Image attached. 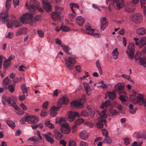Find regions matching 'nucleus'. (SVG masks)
Masks as SVG:
<instances>
[{
  "mask_svg": "<svg viewBox=\"0 0 146 146\" xmlns=\"http://www.w3.org/2000/svg\"><path fill=\"white\" fill-rule=\"evenodd\" d=\"M77 58L76 55H72L65 60L66 67L69 70H72L74 68V64H76V59Z\"/></svg>",
  "mask_w": 146,
  "mask_h": 146,
  "instance_id": "obj_1",
  "label": "nucleus"
},
{
  "mask_svg": "<svg viewBox=\"0 0 146 146\" xmlns=\"http://www.w3.org/2000/svg\"><path fill=\"white\" fill-rule=\"evenodd\" d=\"M135 45L133 43H129L127 47L126 53L128 57L131 59H132L134 56Z\"/></svg>",
  "mask_w": 146,
  "mask_h": 146,
  "instance_id": "obj_2",
  "label": "nucleus"
},
{
  "mask_svg": "<svg viewBox=\"0 0 146 146\" xmlns=\"http://www.w3.org/2000/svg\"><path fill=\"white\" fill-rule=\"evenodd\" d=\"M106 110H102L100 113V120L98 121L97 123V127L100 128H102L103 127V123L106 125V120L104 118L106 117Z\"/></svg>",
  "mask_w": 146,
  "mask_h": 146,
  "instance_id": "obj_3",
  "label": "nucleus"
},
{
  "mask_svg": "<svg viewBox=\"0 0 146 146\" xmlns=\"http://www.w3.org/2000/svg\"><path fill=\"white\" fill-rule=\"evenodd\" d=\"M131 20L134 23L139 24L142 21V16L140 13H137L131 15L130 16Z\"/></svg>",
  "mask_w": 146,
  "mask_h": 146,
  "instance_id": "obj_4",
  "label": "nucleus"
},
{
  "mask_svg": "<svg viewBox=\"0 0 146 146\" xmlns=\"http://www.w3.org/2000/svg\"><path fill=\"white\" fill-rule=\"evenodd\" d=\"M33 18L32 15L31 14L26 13L23 14L20 17L21 22L22 24H26Z\"/></svg>",
  "mask_w": 146,
  "mask_h": 146,
  "instance_id": "obj_5",
  "label": "nucleus"
},
{
  "mask_svg": "<svg viewBox=\"0 0 146 146\" xmlns=\"http://www.w3.org/2000/svg\"><path fill=\"white\" fill-rule=\"evenodd\" d=\"M115 90L117 92L119 95L121 93H123L124 94H126V92L124 90L125 86L121 83H117L114 86Z\"/></svg>",
  "mask_w": 146,
  "mask_h": 146,
  "instance_id": "obj_6",
  "label": "nucleus"
},
{
  "mask_svg": "<svg viewBox=\"0 0 146 146\" xmlns=\"http://www.w3.org/2000/svg\"><path fill=\"white\" fill-rule=\"evenodd\" d=\"M39 119L36 116H29L25 118V122L30 124H36L38 121Z\"/></svg>",
  "mask_w": 146,
  "mask_h": 146,
  "instance_id": "obj_7",
  "label": "nucleus"
},
{
  "mask_svg": "<svg viewBox=\"0 0 146 146\" xmlns=\"http://www.w3.org/2000/svg\"><path fill=\"white\" fill-rule=\"evenodd\" d=\"M30 2L29 6L28 5L27 3H26L25 6L27 9H29L32 12H33L34 10V8L35 6H36V5H39V3L36 0H30Z\"/></svg>",
  "mask_w": 146,
  "mask_h": 146,
  "instance_id": "obj_8",
  "label": "nucleus"
},
{
  "mask_svg": "<svg viewBox=\"0 0 146 146\" xmlns=\"http://www.w3.org/2000/svg\"><path fill=\"white\" fill-rule=\"evenodd\" d=\"M85 28L88 31V32H86V33L88 34H90L94 35L96 37H99L100 35L97 33L94 32V29H91V27L89 24L87 23L85 25Z\"/></svg>",
  "mask_w": 146,
  "mask_h": 146,
  "instance_id": "obj_9",
  "label": "nucleus"
},
{
  "mask_svg": "<svg viewBox=\"0 0 146 146\" xmlns=\"http://www.w3.org/2000/svg\"><path fill=\"white\" fill-rule=\"evenodd\" d=\"M42 136L45 138L46 141L50 144H52L54 142V140L52 138V134L50 132H47L45 134H43Z\"/></svg>",
  "mask_w": 146,
  "mask_h": 146,
  "instance_id": "obj_10",
  "label": "nucleus"
},
{
  "mask_svg": "<svg viewBox=\"0 0 146 146\" xmlns=\"http://www.w3.org/2000/svg\"><path fill=\"white\" fill-rule=\"evenodd\" d=\"M101 27H100V30L101 31H104V29H105L107 26L108 24V22L105 17H103L101 18L100 19Z\"/></svg>",
  "mask_w": 146,
  "mask_h": 146,
  "instance_id": "obj_11",
  "label": "nucleus"
},
{
  "mask_svg": "<svg viewBox=\"0 0 146 146\" xmlns=\"http://www.w3.org/2000/svg\"><path fill=\"white\" fill-rule=\"evenodd\" d=\"M60 108V105H57V107L53 106L50 110V114L52 117H54L58 113V110Z\"/></svg>",
  "mask_w": 146,
  "mask_h": 146,
  "instance_id": "obj_12",
  "label": "nucleus"
},
{
  "mask_svg": "<svg viewBox=\"0 0 146 146\" xmlns=\"http://www.w3.org/2000/svg\"><path fill=\"white\" fill-rule=\"evenodd\" d=\"M60 131L62 133L64 134H67L70 132V129L67 124H63L61 127Z\"/></svg>",
  "mask_w": 146,
  "mask_h": 146,
  "instance_id": "obj_13",
  "label": "nucleus"
},
{
  "mask_svg": "<svg viewBox=\"0 0 146 146\" xmlns=\"http://www.w3.org/2000/svg\"><path fill=\"white\" fill-rule=\"evenodd\" d=\"M70 104L71 106H74L76 108H80L81 106L83 107V104L81 102V100L72 101Z\"/></svg>",
  "mask_w": 146,
  "mask_h": 146,
  "instance_id": "obj_14",
  "label": "nucleus"
},
{
  "mask_svg": "<svg viewBox=\"0 0 146 146\" xmlns=\"http://www.w3.org/2000/svg\"><path fill=\"white\" fill-rule=\"evenodd\" d=\"M8 16V11H4L2 12L0 14V19L3 23H5L6 19Z\"/></svg>",
  "mask_w": 146,
  "mask_h": 146,
  "instance_id": "obj_15",
  "label": "nucleus"
},
{
  "mask_svg": "<svg viewBox=\"0 0 146 146\" xmlns=\"http://www.w3.org/2000/svg\"><path fill=\"white\" fill-rule=\"evenodd\" d=\"M135 6L131 3L127 4L125 7V11L129 13L133 12L135 10Z\"/></svg>",
  "mask_w": 146,
  "mask_h": 146,
  "instance_id": "obj_16",
  "label": "nucleus"
},
{
  "mask_svg": "<svg viewBox=\"0 0 146 146\" xmlns=\"http://www.w3.org/2000/svg\"><path fill=\"white\" fill-rule=\"evenodd\" d=\"M43 6L45 11L47 12H50L52 11V7L51 4L49 2H43Z\"/></svg>",
  "mask_w": 146,
  "mask_h": 146,
  "instance_id": "obj_17",
  "label": "nucleus"
},
{
  "mask_svg": "<svg viewBox=\"0 0 146 146\" xmlns=\"http://www.w3.org/2000/svg\"><path fill=\"white\" fill-rule=\"evenodd\" d=\"M69 102V100L67 97H63L61 98L58 100L57 103V105H59L60 106V107L62 104H68Z\"/></svg>",
  "mask_w": 146,
  "mask_h": 146,
  "instance_id": "obj_18",
  "label": "nucleus"
},
{
  "mask_svg": "<svg viewBox=\"0 0 146 146\" xmlns=\"http://www.w3.org/2000/svg\"><path fill=\"white\" fill-rule=\"evenodd\" d=\"M89 133L86 130H83L80 133L79 137L83 140H85L88 138Z\"/></svg>",
  "mask_w": 146,
  "mask_h": 146,
  "instance_id": "obj_19",
  "label": "nucleus"
},
{
  "mask_svg": "<svg viewBox=\"0 0 146 146\" xmlns=\"http://www.w3.org/2000/svg\"><path fill=\"white\" fill-rule=\"evenodd\" d=\"M84 86L86 93L88 96L90 95L92 93V90L89 84L86 82H84Z\"/></svg>",
  "mask_w": 146,
  "mask_h": 146,
  "instance_id": "obj_20",
  "label": "nucleus"
},
{
  "mask_svg": "<svg viewBox=\"0 0 146 146\" xmlns=\"http://www.w3.org/2000/svg\"><path fill=\"white\" fill-rule=\"evenodd\" d=\"M76 21L78 25L80 26H82L85 23L84 19L81 16L77 17L76 19Z\"/></svg>",
  "mask_w": 146,
  "mask_h": 146,
  "instance_id": "obj_21",
  "label": "nucleus"
},
{
  "mask_svg": "<svg viewBox=\"0 0 146 146\" xmlns=\"http://www.w3.org/2000/svg\"><path fill=\"white\" fill-rule=\"evenodd\" d=\"M136 33L137 35H143L145 34L146 31L145 28L141 27L138 28L137 29Z\"/></svg>",
  "mask_w": 146,
  "mask_h": 146,
  "instance_id": "obj_22",
  "label": "nucleus"
},
{
  "mask_svg": "<svg viewBox=\"0 0 146 146\" xmlns=\"http://www.w3.org/2000/svg\"><path fill=\"white\" fill-rule=\"evenodd\" d=\"M61 15L54 11L51 13V15L52 19L53 21H56L60 18Z\"/></svg>",
  "mask_w": 146,
  "mask_h": 146,
  "instance_id": "obj_23",
  "label": "nucleus"
},
{
  "mask_svg": "<svg viewBox=\"0 0 146 146\" xmlns=\"http://www.w3.org/2000/svg\"><path fill=\"white\" fill-rule=\"evenodd\" d=\"M53 133L55 138L56 139L59 140L62 138V135L56 129H55L54 130Z\"/></svg>",
  "mask_w": 146,
  "mask_h": 146,
  "instance_id": "obj_24",
  "label": "nucleus"
},
{
  "mask_svg": "<svg viewBox=\"0 0 146 146\" xmlns=\"http://www.w3.org/2000/svg\"><path fill=\"white\" fill-rule=\"evenodd\" d=\"M55 121L56 123H59L61 126L63 124H66L65 123V119L64 118L57 117L56 118Z\"/></svg>",
  "mask_w": 146,
  "mask_h": 146,
  "instance_id": "obj_25",
  "label": "nucleus"
},
{
  "mask_svg": "<svg viewBox=\"0 0 146 146\" xmlns=\"http://www.w3.org/2000/svg\"><path fill=\"white\" fill-rule=\"evenodd\" d=\"M143 96L141 94H139L137 96L136 103H138L140 105L143 104V102L144 100Z\"/></svg>",
  "mask_w": 146,
  "mask_h": 146,
  "instance_id": "obj_26",
  "label": "nucleus"
},
{
  "mask_svg": "<svg viewBox=\"0 0 146 146\" xmlns=\"http://www.w3.org/2000/svg\"><path fill=\"white\" fill-rule=\"evenodd\" d=\"M146 44V36L142 37L139 42V47L141 48Z\"/></svg>",
  "mask_w": 146,
  "mask_h": 146,
  "instance_id": "obj_27",
  "label": "nucleus"
},
{
  "mask_svg": "<svg viewBox=\"0 0 146 146\" xmlns=\"http://www.w3.org/2000/svg\"><path fill=\"white\" fill-rule=\"evenodd\" d=\"M136 93L134 92L133 93L131 94L130 96V100L132 103H136V100L137 96H136Z\"/></svg>",
  "mask_w": 146,
  "mask_h": 146,
  "instance_id": "obj_28",
  "label": "nucleus"
},
{
  "mask_svg": "<svg viewBox=\"0 0 146 146\" xmlns=\"http://www.w3.org/2000/svg\"><path fill=\"white\" fill-rule=\"evenodd\" d=\"M17 98L15 96H12L8 98V103L9 104H11V102H13V104H15L17 102Z\"/></svg>",
  "mask_w": 146,
  "mask_h": 146,
  "instance_id": "obj_29",
  "label": "nucleus"
},
{
  "mask_svg": "<svg viewBox=\"0 0 146 146\" xmlns=\"http://www.w3.org/2000/svg\"><path fill=\"white\" fill-rule=\"evenodd\" d=\"M21 90L23 92V95L24 96H28V90L27 88H29L26 87L25 84H23L21 86Z\"/></svg>",
  "mask_w": 146,
  "mask_h": 146,
  "instance_id": "obj_30",
  "label": "nucleus"
},
{
  "mask_svg": "<svg viewBox=\"0 0 146 146\" xmlns=\"http://www.w3.org/2000/svg\"><path fill=\"white\" fill-rule=\"evenodd\" d=\"M119 1L120 0H119ZM121 2V3H120L119 1H116V8L117 10H119L121 9L122 7L123 6L124 2V0H120Z\"/></svg>",
  "mask_w": 146,
  "mask_h": 146,
  "instance_id": "obj_31",
  "label": "nucleus"
},
{
  "mask_svg": "<svg viewBox=\"0 0 146 146\" xmlns=\"http://www.w3.org/2000/svg\"><path fill=\"white\" fill-rule=\"evenodd\" d=\"M74 112L70 111L68 115V119L70 121H72L75 119Z\"/></svg>",
  "mask_w": 146,
  "mask_h": 146,
  "instance_id": "obj_32",
  "label": "nucleus"
},
{
  "mask_svg": "<svg viewBox=\"0 0 146 146\" xmlns=\"http://www.w3.org/2000/svg\"><path fill=\"white\" fill-rule=\"evenodd\" d=\"M112 57L114 59H116L117 58L118 52L117 50V49L115 48L113 51L111 53Z\"/></svg>",
  "mask_w": 146,
  "mask_h": 146,
  "instance_id": "obj_33",
  "label": "nucleus"
},
{
  "mask_svg": "<svg viewBox=\"0 0 146 146\" xmlns=\"http://www.w3.org/2000/svg\"><path fill=\"white\" fill-rule=\"evenodd\" d=\"M125 95L126 94H124L123 93H121L120 95H119V99L121 101L123 104L124 102L126 101L127 98V97Z\"/></svg>",
  "mask_w": 146,
  "mask_h": 146,
  "instance_id": "obj_34",
  "label": "nucleus"
},
{
  "mask_svg": "<svg viewBox=\"0 0 146 146\" xmlns=\"http://www.w3.org/2000/svg\"><path fill=\"white\" fill-rule=\"evenodd\" d=\"M96 66L98 70L100 75H102L103 73L102 69L100 66V62L99 60H97L96 62Z\"/></svg>",
  "mask_w": 146,
  "mask_h": 146,
  "instance_id": "obj_35",
  "label": "nucleus"
},
{
  "mask_svg": "<svg viewBox=\"0 0 146 146\" xmlns=\"http://www.w3.org/2000/svg\"><path fill=\"white\" fill-rule=\"evenodd\" d=\"M84 120L83 119L81 118H79L76 120L75 122V124L73 125V128L74 129L76 127V126L78 125L83 122Z\"/></svg>",
  "mask_w": 146,
  "mask_h": 146,
  "instance_id": "obj_36",
  "label": "nucleus"
},
{
  "mask_svg": "<svg viewBox=\"0 0 146 146\" xmlns=\"http://www.w3.org/2000/svg\"><path fill=\"white\" fill-rule=\"evenodd\" d=\"M28 29L27 28H23V29H20L17 32V35H21L22 33H25L26 32H27Z\"/></svg>",
  "mask_w": 146,
  "mask_h": 146,
  "instance_id": "obj_37",
  "label": "nucleus"
},
{
  "mask_svg": "<svg viewBox=\"0 0 146 146\" xmlns=\"http://www.w3.org/2000/svg\"><path fill=\"white\" fill-rule=\"evenodd\" d=\"M15 84L13 85L12 84H9L8 86V88L6 86V88H8L9 91L11 93L14 92L15 90Z\"/></svg>",
  "mask_w": 146,
  "mask_h": 146,
  "instance_id": "obj_38",
  "label": "nucleus"
},
{
  "mask_svg": "<svg viewBox=\"0 0 146 146\" xmlns=\"http://www.w3.org/2000/svg\"><path fill=\"white\" fill-rule=\"evenodd\" d=\"M61 46L65 52L67 53L68 54H71V52H69L70 49L68 46L64 44L61 45Z\"/></svg>",
  "mask_w": 146,
  "mask_h": 146,
  "instance_id": "obj_39",
  "label": "nucleus"
},
{
  "mask_svg": "<svg viewBox=\"0 0 146 146\" xmlns=\"http://www.w3.org/2000/svg\"><path fill=\"white\" fill-rule=\"evenodd\" d=\"M108 94L109 98L112 100H114L116 97L115 94L112 92H109Z\"/></svg>",
  "mask_w": 146,
  "mask_h": 146,
  "instance_id": "obj_40",
  "label": "nucleus"
},
{
  "mask_svg": "<svg viewBox=\"0 0 146 146\" xmlns=\"http://www.w3.org/2000/svg\"><path fill=\"white\" fill-rule=\"evenodd\" d=\"M11 1L12 0H6L5 3L6 11H8L10 9L11 3Z\"/></svg>",
  "mask_w": 146,
  "mask_h": 146,
  "instance_id": "obj_41",
  "label": "nucleus"
},
{
  "mask_svg": "<svg viewBox=\"0 0 146 146\" xmlns=\"http://www.w3.org/2000/svg\"><path fill=\"white\" fill-rule=\"evenodd\" d=\"M106 138L103 141L104 143L111 144L112 143L111 139L108 136L105 137Z\"/></svg>",
  "mask_w": 146,
  "mask_h": 146,
  "instance_id": "obj_42",
  "label": "nucleus"
},
{
  "mask_svg": "<svg viewBox=\"0 0 146 146\" xmlns=\"http://www.w3.org/2000/svg\"><path fill=\"white\" fill-rule=\"evenodd\" d=\"M11 83V80L9 79L8 77H6L3 80V83L5 86L9 85Z\"/></svg>",
  "mask_w": 146,
  "mask_h": 146,
  "instance_id": "obj_43",
  "label": "nucleus"
},
{
  "mask_svg": "<svg viewBox=\"0 0 146 146\" xmlns=\"http://www.w3.org/2000/svg\"><path fill=\"white\" fill-rule=\"evenodd\" d=\"M7 125L12 128H13L15 126V123L14 122L10 120H8L7 122Z\"/></svg>",
  "mask_w": 146,
  "mask_h": 146,
  "instance_id": "obj_44",
  "label": "nucleus"
},
{
  "mask_svg": "<svg viewBox=\"0 0 146 146\" xmlns=\"http://www.w3.org/2000/svg\"><path fill=\"white\" fill-rule=\"evenodd\" d=\"M141 57V53L138 51H137L135 54V61H137L138 59H139V60L140 61V59H141V58H140Z\"/></svg>",
  "mask_w": 146,
  "mask_h": 146,
  "instance_id": "obj_45",
  "label": "nucleus"
},
{
  "mask_svg": "<svg viewBox=\"0 0 146 146\" xmlns=\"http://www.w3.org/2000/svg\"><path fill=\"white\" fill-rule=\"evenodd\" d=\"M109 111L113 116L116 115L118 113L117 110L113 109H110Z\"/></svg>",
  "mask_w": 146,
  "mask_h": 146,
  "instance_id": "obj_46",
  "label": "nucleus"
},
{
  "mask_svg": "<svg viewBox=\"0 0 146 146\" xmlns=\"http://www.w3.org/2000/svg\"><path fill=\"white\" fill-rule=\"evenodd\" d=\"M46 126H48L50 129L54 128V126L53 124L50 122V121H47L44 123Z\"/></svg>",
  "mask_w": 146,
  "mask_h": 146,
  "instance_id": "obj_47",
  "label": "nucleus"
},
{
  "mask_svg": "<svg viewBox=\"0 0 146 146\" xmlns=\"http://www.w3.org/2000/svg\"><path fill=\"white\" fill-rule=\"evenodd\" d=\"M54 12L61 15L62 13L61 8L58 6H56L55 7V11Z\"/></svg>",
  "mask_w": 146,
  "mask_h": 146,
  "instance_id": "obj_48",
  "label": "nucleus"
},
{
  "mask_svg": "<svg viewBox=\"0 0 146 146\" xmlns=\"http://www.w3.org/2000/svg\"><path fill=\"white\" fill-rule=\"evenodd\" d=\"M37 33L38 36L40 38H42L44 36V33L41 30H38Z\"/></svg>",
  "mask_w": 146,
  "mask_h": 146,
  "instance_id": "obj_49",
  "label": "nucleus"
},
{
  "mask_svg": "<svg viewBox=\"0 0 146 146\" xmlns=\"http://www.w3.org/2000/svg\"><path fill=\"white\" fill-rule=\"evenodd\" d=\"M15 23L14 27L15 28H17L22 25V23L16 20L15 22H13Z\"/></svg>",
  "mask_w": 146,
  "mask_h": 146,
  "instance_id": "obj_50",
  "label": "nucleus"
},
{
  "mask_svg": "<svg viewBox=\"0 0 146 146\" xmlns=\"http://www.w3.org/2000/svg\"><path fill=\"white\" fill-rule=\"evenodd\" d=\"M6 21L7 22L6 25L8 28H10L14 26V23L12 22L9 23V21L7 19H6Z\"/></svg>",
  "mask_w": 146,
  "mask_h": 146,
  "instance_id": "obj_51",
  "label": "nucleus"
},
{
  "mask_svg": "<svg viewBox=\"0 0 146 146\" xmlns=\"http://www.w3.org/2000/svg\"><path fill=\"white\" fill-rule=\"evenodd\" d=\"M22 80V78L21 77H20L19 78L16 77L13 80V81L14 83H16L21 81Z\"/></svg>",
  "mask_w": 146,
  "mask_h": 146,
  "instance_id": "obj_52",
  "label": "nucleus"
},
{
  "mask_svg": "<svg viewBox=\"0 0 146 146\" xmlns=\"http://www.w3.org/2000/svg\"><path fill=\"white\" fill-rule=\"evenodd\" d=\"M110 104V103L109 101H106L104 103L102 104V105L100 106V107L103 108L104 106L106 107L108 106Z\"/></svg>",
  "mask_w": 146,
  "mask_h": 146,
  "instance_id": "obj_53",
  "label": "nucleus"
},
{
  "mask_svg": "<svg viewBox=\"0 0 146 146\" xmlns=\"http://www.w3.org/2000/svg\"><path fill=\"white\" fill-rule=\"evenodd\" d=\"M61 29L63 31L66 32L69 30V28L66 26H62L61 27Z\"/></svg>",
  "mask_w": 146,
  "mask_h": 146,
  "instance_id": "obj_54",
  "label": "nucleus"
},
{
  "mask_svg": "<svg viewBox=\"0 0 146 146\" xmlns=\"http://www.w3.org/2000/svg\"><path fill=\"white\" fill-rule=\"evenodd\" d=\"M84 125L90 128H92L93 127L94 125L92 123L90 122H86L84 123Z\"/></svg>",
  "mask_w": 146,
  "mask_h": 146,
  "instance_id": "obj_55",
  "label": "nucleus"
},
{
  "mask_svg": "<svg viewBox=\"0 0 146 146\" xmlns=\"http://www.w3.org/2000/svg\"><path fill=\"white\" fill-rule=\"evenodd\" d=\"M102 134L105 137H106L108 136V131L107 130L105 129H103L102 130Z\"/></svg>",
  "mask_w": 146,
  "mask_h": 146,
  "instance_id": "obj_56",
  "label": "nucleus"
},
{
  "mask_svg": "<svg viewBox=\"0 0 146 146\" xmlns=\"http://www.w3.org/2000/svg\"><path fill=\"white\" fill-rule=\"evenodd\" d=\"M10 64L9 62L6 61L5 60V61L4 63L3 64V66L4 68L5 69L8 68L10 65Z\"/></svg>",
  "mask_w": 146,
  "mask_h": 146,
  "instance_id": "obj_57",
  "label": "nucleus"
},
{
  "mask_svg": "<svg viewBox=\"0 0 146 146\" xmlns=\"http://www.w3.org/2000/svg\"><path fill=\"white\" fill-rule=\"evenodd\" d=\"M7 99L8 98H6L5 96L3 97L2 99V102L4 105L6 104L7 102L8 103Z\"/></svg>",
  "mask_w": 146,
  "mask_h": 146,
  "instance_id": "obj_58",
  "label": "nucleus"
},
{
  "mask_svg": "<svg viewBox=\"0 0 146 146\" xmlns=\"http://www.w3.org/2000/svg\"><path fill=\"white\" fill-rule=\"evenodd\" d=\"M35 9H37L40 12L42 13L43 12V10L39 6V5H36L35 7L34 8V10Z\"/></svg>",
  "mask_w": 146,
  "mask_h": 146,
  "instance_id": "obj_59",
  "label": "nucleus"
},
{
  "mask_svg": "<svg viewBox=\"0 0 146 146\" xmlns=\"http://www.w3.org/2000/svg\"><path fill=\"white\" fill-rule=\"evenodd\" d=\"M81 115L82 116L86 117L88 116V114L86 111H84L82 112L81 113Z\"/></svg>",
  "mask_w": 146,
  "mask_h": 146,
  "instance_id": "obj_60",
  "label": "nucleus"
},
{
  "mask_svg": "<svg viewBox=\"0 0 146 146\" xmlns=\"http://www.w3.org/2000/svg\"><path fill=\"white\" fill-rule=\"evenodd\" d=\"M47 115V112L45 110H42L41 111L40 115L43 117H45Z\"/></svg>",
  "mask_w": 146,
  "mask_h": 146,
  "instance_id": "obj_61",
  "label": "nucleus"
},
{
  "mask_svg": "<svg viewBox=\"0 0 146 146\" xmlns=\"http://www.w3.org/2000/svg\"><path fill=\"white\" fill-rule=\"evenodd\" d=\"M80 146H88V143L84 141H81L79 144Z\"/></svg>",
  "mask_w": 146,
  "mask_h": 146,
  "instance_id": "obj_62",
  "label": "nucleus"
},
{
  "mask_svg": "<svg viewBox=\"0 0 146 146\" xmlns=\"http://www.w3.org/2000/svg\"><path fill=\"white\" fill-rule=\"evenodd\" d=\"M140 62L141 64L143 65L144 66L146 67V62L144 60H143L142 59H140Z\"/></svg>",
  "mask_w": 146,
  "mask_h": 146,
  "instance_id": "obj_63",
  "label": "nucleus"
},
{
  "mask_svg": "<svg viewBox=\"0 0 146 146\" xmlns=\"http://www.w3.org/2000/svg\"><path fill=\"white\" fill-rule=\"evenodd\" d=\"M76 143L73 141H70L68 143V146H75Z\"/></svg>",
  "mask_w": 146,
  "mask_h": 146,
  "instance_id": "obj_64",
  "label": "nucleus"
}]
</instances>
